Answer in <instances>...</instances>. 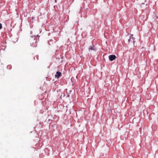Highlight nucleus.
Returning <instances> with one entry per match:
<instances>
[{
	"label": "nucleus",
	"mask_w": 158,
	"mask_h": 158,
	"mask_svg": "<svg viewBox=\"0 0 158 158\" xmlns=\"http://www.w3.org/2000/svg\"><path fill=\"white\" fill-rule=\"evenodd\" d=\"M2 24L1 23H0V29H1L2 28Z\"/></svg>",
	"instance_id": "nucleus-6"
},
{
	"label": "nucleus",
	"mask_w": 158,
	"mask_h": 158,
	"mask_svg": "<svg viewBox=\"0 0 158 158\" xmlns=\"http://www.w3.org/2000/svg\"><path fill=\"white\" fill-rule=\"evenodd\" d=\"M109 58L110 61H112L116 58V56L115 55H110L109 56Z\"/></svg>",
	"instance_id": "nucleus-1"
},
{
	"label": "nucleus",
	"mask_w": 158,
	"mask_h": 158,
	"mask_svg": "<svg viewBox=\"0 0 158 158\" xmlns=\"http://www.w3.org/2000/svg\"><path fill=\"white\" fill-rule=\"evenodd\" d=\"M89 50H95V48L94 47V46H90L89 47Z\"/></svg>",
	"instance_id": "nucleus-5"
},
{
	"label": "nucleus",
	"mask_w": 158,
	"mask_h": 158,
	"mask_svg": "<svg viewBox=\"0 0 158 158\" xmlns=\"http://www.w3.org/2000/svg\"><path fill=\"white\" fill-rule=\"evenodd\" d=\"M132 39L133 42L134 43H135V38L132 37V35H131V37H130V38L128 40V43H130L131 40Z\"/></svg>",
	"instance_id": "nucleus-4"
},
{
	"label": "nucleus",
	"mask_w": 158,
	"mask_h": 158,
	"mask_svg": "<svg viewBox=\"0 0 158 158\" xmlns=\"http://www.w3.org/2000/svg\"><path fill=\"white\" fill-rule=\"evenodd\" d=\"M31 46H33V47H35L37 46V44H36V40H34L33 41V42L31 44Z\"/></svg>",
	"instance_id": "nucleus-3"
},
{
	"label": "nucleus",
	"mask_w": 158,
	"mask_h": 158,
	"mask_svg": "<svg viewBox=\"0 0 158 158\" xmlns=\"http://www.w3.org/2000/svg\"><path fill=\"white\" fill-rule=\"evenodd\" d=\"M61 73L59 72H57L56 74L55 75V77L57 78H59L61 76Z\"/></svg>",
	"instance_id": "nucleus-2"
}]
</instances>
